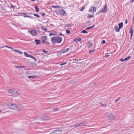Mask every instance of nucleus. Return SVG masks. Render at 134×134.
Instances as JSON below:
<instances>
[{
  "label": "nucleus",
  "mask_w": 134,
  "mask_h": 134,
  "mask_svg": "<svg viewBox=\"0 0 134 134\" xmlns=\"http://www.w3.org/2000/svg\"><path fill=\"white\" fill-rule=\"evenodd\" d=\"M95 26V25H94L92 26H90V27H87L86 29V30H87V29H91L93 28V27H94Z\"/></svg>",
  "instance_id": "412c9836"
},
{
  "label": "nucleus",
  "mask_w": 134,
  "mask_h": 134,
  "mask_svg": "<svg viewBox=\"0 0 134 134\" xmlns=\"http://www.w3.org/2000/svg\"><path fill=\"white\" fill-rule=\"evenodd\" d=\"M31 1H35V0H31Z\"/></svg>",
  "instance_id": "e2e57ef3"
},
{
  "label": "nucleus",
  "mask_w": 134,
  "mask_h": 134,
  "mask_svg": "<svg viewBox=\"0 0 134 134\" xmlns=\"http://www.w3.org/2000/svg\"><path fill=\"white\" fill-rule=\"evenodd\" d=\"M134 1V0H131V2H132Z\"/></svg>",
  "instance_id": "680f3d73"
},
{
  "label": "nucleus",
  "mask_w": 134,
  "mask_h": 134,
  "mask_svg": "<svg viewBox=\"0 0 134 134\" xmlns=\"http://www.w3.org/2000/svg\"><path fill=\"white\" fill-rule=\"evenodd\" d=\"M13 51H14L16 53H18L19 51V50H18L14 49Z\"/></svg>",
  "instance_id": "58836bf2"
},
{
  "label": "nucleus",
  "mask_w": 134,
  "mask_h": 134,
  "mask_svg": "<svg viewBox=\"0 0 134 134\" xmlns=\"http://www.w3.org/2000/svg\"><path fill=\"white\" fill-rule=\"evenodd\" d=\"M66 33L69 34L70 33V31L69 30H66Z\"/></svg>",
  "instance_id": "72a5a7b5"
},
{
  "label": "nucleus",
  "mask_w": 134,
  "mask_h": 134,
  "mask_svg": "<svg viewBox=\"0 0 134 134\" xmlns=\"http://www.w3.org/2000/svg\"><path fill=\"white\" fill-rule=\"evenodd\" d=\"M79 124H76L74 125V127H77L79 126Z\"/></svg>",
  "instance_id": "cd10ccee"
},
{
  "label": "nucleus",
  "mask_w": 134,
  "mask_h": 134,
  "mask_svg": "<svg viewBox=\"0 0 134 134\" xmlns=\"http://www.w3.org/2000/svg\"><path fill=\"white\" fill-rule=\"evenodd\" d=\"M73 25V24H72L71 23V24H70L68 26H70V27H71V26H72Z\"/></svg>",
  "instance_id": "79ce46f5"
},
{
  "label": "nucleus",
  "mask_w": 134,
  "mask_h": 134,
  "mask_svg": "<svg viewBox=\"0 0 134 134\" xmlns=\"http://www.w3.org/2000/svg\"><path fill=\"white\" fill-rule=\"evenodd\" d=\"M110 55L108 53H106L105 55V57H108Z\"/></svg>",
  "instance_id": "c03bdc74"
},
{
  "label": "nucleus",
  "mask_w": 134,
  "mask_h": 134,
  "mask_svg": "<svg viewBox=\"0 0 134 134\" xmlns=\"http://www.w3.org/2000/svg\"><path fill=\"white\" fill-rule=\"evenodd\" d=\"M67 63L66 62H65L64 63H62L60 64V65L61 66H62V65H64L65 64H66Z\"/></svg>",
  "instance_id": "473e14b6"
},
{
  "label": "nucleus",
  "mask_w": 134,
  "mask_h": 134,
  "mask_svg": "<svg viewBox=\"0 0 134 134\" xmlns=\"http://www.w3.org/2000/svg\"><path fill=\"white\" fill-rule=\"evenodd\" d=\"M18 53L20 54H23V53L22 52H21V51H19Z\"/></svg>",
  "instance_id": "3c124183"
},
{
  "label": "nucleus",
  "mask_w": 134,
  "mask_h": 134,
  "mask_svg": "<svg viewBox=\"0 0 134 134\" xmlns=\"http://www.w3.org/2000/svg\"><path fill=\"white\" fill-rule=\"evenodd\" d=\"M62 131V130L57 129L51 132L50 134H60Z\"/></svg>",
  "instance_id": "423d86ee"
},
{
  "label": "nucleus",
  "mask_w": 134,
  "mask_h": 134,
  "mask_svg": "<svg viewBox=\"0 0 134 134\" xmlns=\"http://www.w3.org/2000/svg\"><path fill=\"white\" fill-rule=\"evenodd\" d=\"M9 92L10 93L16 96L20 95V92H18L17 90L14 89L9 90Z\"/></svg>",
  "instance_id": "7ed1b4c3"
},
{
  "label": "nucleus",
  "mask_w": 134,
  "mask_h": 134,
  "mask_svg": "<svg viewBox=\"0 0 134 134\" xmlns=\"http://www.w3.org/2000/svg\"><path fill=\"white\" fill-rule=\"evenodd\" d=\"M1 8L2 9V10H3L4 12H7V11L3 7H1Z\"/></svg>",
  "instance_id": "7c9ffc66"
},
{
  "label": "nucleus",
  "mask_w": 134,
  "mask_h": 134,
  "mask_svg": "<svg viewBox=\"0 0 134 134\" xmlns=\"http://www.w3.org/2000/svg\"><path fill=\"white\" fill-rule=\"evenodd\" d=\"M30 33L33 36L36 35L37 34L36 31L35 30H32L31 31H30Z\"/></svg>",
  "instance_id": "6e6552de"
},
{
  "label": "nucleus",
  "mask_w": 134,
  "mask_h": 134,
  "mask_svg": "<svg viewBox=\"0 0 134 134\" xmlns=\"http://www.w3.org/2000/svg\"><path fill=\"white\" fill-rule=\"evenodd\" d=\"M79 126H86V125L85 123H80V124H79Z\"/></svg>",
  "instance_id": "6ab92c4d"
},
{
  "label": "nucleus",
  "mask_w": 134,
  "mask_h": 134,
  "mask_svg": "<svg viewBox=\"0 0 134 134\" xmlns=\"http://www.w3.org/2000/svg\"><path fill=\"white\" fill-rule=\"evenodd\" d=\"M51 26H54V25H53V24H51Z\"/></svg>",
  "instance_id": "bf43d9fd"
},
{
  "label": "nucleus",
  "mask_w": 134,
  "mask_h": 134,
  "mask_svg": "<svg viewBox=\"0 0 134 134\" xmlns=\"http://www.w3.org/2000/svg\"><path fill=\"white\" fill-rule=\"evenodd\" d=\"M33 15L35 16H36L38 17V18H40V16L38 15V14H33Z\"/></svg>",
  "instance_id": "f704fd0d"
},
{
  "label": "nucleus",
  "mask_w": 134,
  "mask_h": 134,
  "mask_svg": "<svg viewBox=\"0 0 134 134\" xmlns=\"http://www.w3.org/2000/svg\"><path fill=\"white\" fill-rule=\"evenodd\" d=\"M115 30L116 31H117V27L116 25L115 27Z\"/></svg>",
  "instance_id": "a18cd8bd"
},
{
  "label": "nucleus",
  "mask_w": 134,
  "mask_h": 134,
  "mask_svg": "<svg viewBox=\"0 0 134 134\" xmlns=\"http://www.w3.org/2000/svg\"><path fill=\"white\" fill-rule=\"evenodd\" d=\"M118 25L119 26L120 28H121L123 26V22H121Z\"/></svg>",
  "instance_id": "a211bd4d"
},
{
  "label": "nucleus",
  "mask_w": 134,
  "mask_h": 134,
  "mask_svg": "<svg viewBox=\"0 0 134 134\" xmlns=\"http://www.w3.org/2000/svg\"><path fill=\"white\" fill-rule=\"evenodd\" d=\"M40 14L43 16H44V15H45V14L43 12H41Z\"/></svg>",
  "instance_id": "a19ab883"
},
{
  "label": "nucleus",
  "mask_w": 134,
  "mask_h": 134,
  "mask_svg": "<svg viewBox=\"0 0 134 134\" xmlns=\"http://www.w3.org/2000/svg\"><path fill=\"white\" fill-rule=\"evenodd\" d=\"M124 60H125V59H124L122 58L120 60V61L122 62L124 61Z\"/></svg>",
  "instance_id": "8fccbe9b"
},
{
  "label": "nucleus",
  "mask_w": 134,
  "mask_h": 134,
  "mask_svg": "<svg viewBox=\"0 0 134 134\" xmlns=\"http://www.w3.org/2000/svg\"><path fill=\"white\" fill-rule=\"evenodd\" d=\"M115 101L116 102H117V99L115 100Z\"/></svg>",
  "instance_id": "052dcab7"
},
{
  "label": "nucleus",
  "mask_w": 134,
  "mask_h": 134,
  "mask_svg": "<svg viewBox=\"0 0 134 134\" xmlns=\"http://www.w3.org/2000/svg\"><path fill=\"white\" fill-rule=\"evenodd\" d=\"M94 16V15H88V18H91L93 17Z\"/></svg>",
  "instance_id": "c9c22d12"
},
{
  "label": "nucleus",
  "mask_w": 134,
  "mask_h": 134,
  "mask_svg": "<svg viewBox=\"0 0 134 134\" xmlns=\"http://www.w3.org/2000/svg\"><path fill=\"white\" fill-rule=\"evenodd\" d=\"M8 8L9 9H10V10H11V8H10V7H8Z\"/></svg>",
  "instance_id": "13d9d810"
},
{
  "label": "nucleus",
  "mask_w": 134,
  "mask_h": 134,
  "mask_svg": "<svg viewBox=\"0 0 134 134\" xmlns=\"http://www.w3.org/2000/svg\"><path fill=\"white\" fill-rule=\"evenodd\" d=\"M74 60H77V59H74Z\"/></svg>",
  "instance_id": "338daca9"
},
{
  "label": "nucleus",
  "mask_w": 134,
  "mask_h": 134,
  "mask_svg": "<svg viewBox=\"0 0 134 134\" xmlns=\"http://www.w3.org/2000/svg\"><path fill=\"white\" fill-rule=\"evenodd\" d=\"M131 58V57L130 56H129L127 57H126L125 58V60L128 61L129 59Z\"/></svg>",
  "instance_id": "b1692460"
},
{
  "label": "nucleus",
  "mask_w": 134,
  "mask_h": 134,
  "mask_svg": "<svg viewBox=\"0 0 134 134\" xmlns=\"http://www.w3.org/2000/svg\"><path fill=\"white\" fill-rule=\"evenodd\" d=\"M93 43L92 42L90 41L88 42L87 44L88 47V48L91 47L93 45Z\"/></svg>",
  "instance_id": "f8f14e48"
},
{
  "label": "nucleus",
  "mask_w": 134,
  "mask_h": 134,
  "mask_svg": "<svg viewBox=\"0 0 134 134\" xmlns=\"http://www.w3.org/2000/svg\"><path fill=\"white\" fill-rule=\"evenodd\" d=\"M96 8L95 7L92 6L90 8L89 11L90 12H94L96 11Z\"/></svg>",
  "instance_id": "0eeeda50"
},
{
  "label": "nucleus",
  "mask_w": 134,
  "mask_h": 134,
  "mask_svg": "<svg viewBox=\"0 0 134 134\" xmlns=\"http://www.w3.org/2000/svg\"><path fill=\"white\" fill-rule=\"evenodd\" d=\"M5 47L9 48H10V49H11L12 51L13 50V48H12V47H9L8 46H5Z\"/></svg>",
  "instance_id": "e433bc0d"
},
{
  "label": "nucleus",
  "mask_w": 134,
  "mask_h": 134,
  "mask_svg": "<svg viewBox=\"0 0 134 134\" xmlns=\"http://www.w3.org/2000/svg\"><path fill=\"white\" fill-rule=\"evenodd\" d=\"M57 33L55 31H52L49 34V36H51L52 35H55Z\"/></svg>",
  "instance_id": "2eb2a0df"
},
{
  "label": "nucleus",
  "mask_w": 134,
  "mask_h": 134,
  "mask_svg": "<svg viewBox=\"0 0 134 134\" xmlns=\"http://www.w3.org/2000/svg\"><path fill=\"white\" fill-rule=\"evenodd\" d=\"M121 28H120V27H119V28H118V32L119 31H120V29Z\"/></svg>",
  "instance_id": "6e6d98bb"
},
{
  "label": "nucleus",
  "mask_w": 134,
  "mask_h": 134,
  "mask_svg": "<svg viewBox=\"0 0 134 134\" xmlns=\"http://www.w3.org/2000/svg\"><path fill=\"white\" fill-rule=\"evenodd\" d=\"M51 40L52 43H59L62 41V38L58 36H54L51 38Z\"/></svg>",
  "instance_id": "f257e3e1"
},
{
  "label": "nucleus",
  "mask_w": 134,
  "mask_h": 134,
  "mask_svg": "<svg viewBox=\"0 0 134 134\" xmlns=\"http://www.w3.org/2000/svg\"><path fill=\"white\" fill-rule=\"evenodd\" d=\"M105 43V41L104 40H103L102 41V43L103 44H104Z\"/></svg>",
  "instance_id": "09e8293b"
},
{
  "label": "nucleus",
  "mask_w": 134,
  "mask_h": 134,
  "mask_svg": "<svg viewBox=\"0 0 134 134\" xmlns=\"http://www.w3.org/2000/svg\"><path fill=\"white\" fill-rule=\"evenodd\" d=\"M85 7H83L80 10V11H82L84 9H85Z\"/></svg>",
  "instance_id": "37998d69"
},
{
  "label": "nucleus",
  "mask_w": 134,
  "mask_h": 134,
  "mask_svg": "<svg viewBox=\"0 0 134 134\" xmlns=\"http://www.w3.org/2000/svg\"><path fill=\"white\" fill-rule=\"evenodd\" d=\"M42 51L46 53H48V52L47 51H46L45 49H43L42 50Z\"/></svg>",
  "instance_id": "ea45409f"
},
{
  "label": "nucleus",
  "mask_w": 134,
  "mask_h": 134,
  "mask_svg": "<svg viewBox=\"0 0 134 134\" xmlns=\"http://www.w3.org/2000/svg\"><path fill=\"white\" fill-rule=\"evenodd\" d=\"M58 108H56L53 109V111H58Z\"/></svg>",
  "instance_id": "c756f323"
},
{
  "label": "nucleus",
  "mask_w": 134,
  "mask_h": 134,
  "mask_svg": "<svg viewBox=\"0 0 134 134\" xmlns=\"http://www.w3.org/2000/svg\"><path fill=\"white\" fill-rule=\"evenodd\" d=\"M127 19H126L125 21V23L126 24H127Z\"/></svg>",
  "instance_id": "864d4df0"
},
{
  "label": "nucleus",
  "mask_w": 134,
  "mask_h": 134,
  "mask_svg": "<svg viewBox=\"0 0 134 134\" xmlns=\"http://www.w3.org/2000/svg\"><path fill=\"white\" fill-rule=\"evenodd\" d=\"M76 63H79L78 62H76Z\"/></svg>",
  "instance_id": "69168bd1"
},
{
  "label": "nucleus",
  "mask_w": 134,
  "mask_h": 134,
  "mask_svg": "<svg viewBox=\"0 0 134 134\" xmlns=\"http://www.w3.org/2000/svg\"><path fill=\"white\" fill-rule=\"evenodd\" d=\"M36 77V76H28V78L30 79L31 78H35Z\"/></svg>",
  "instance_id": "393cba45"
},
{
  "label": "nucleus",
  "mask_w": 134,
  "mask_h": 134,
  "mask_svg": "<svg viewBox=\"0 0 134 134\" xmlns=\"http://www.w3.org/2000/svg\"><path fill=\"white\" fill-rule=\"evenodd\" d=\"M24 55L25 56L27 57H31V55L27 53H26V52H24Z\"/></svg>",
  "instance_id": "aec40b11"
},
{
  "label": "nucleus",
  "mask_w": 134,
  "mask_h": 134,
  "mask_svg": "<svg viewBox=\"0 0 134 134\" xmlns=\"http://www.w3.org/2000/svg\"><path fill=\"white\" fill-rule=\"evenodd\" d=\"M41 29L42 30L45 31H46L47 30V29L44 26L42 27H41Z\"/></svg>",
  "instance_id": "a878e982"
},
{
  "label": "nucleus",
  "mask_w": 134,
  "mask_h": 134,
  "mask_svg": "<svg viewBox=\"0 0 134 134\" xmlns=\"http://www.w3.org/2000/svg\"><path fill=\"white\" fill-rule=\"evenodd\" d=\"M11 7L13 9H14L15 8L14 6L13 5H11Z\"/></svg>",
  "instance_id": "603ef678"
},
{
  "label": "nucleus",
  "mask_w": 134,
  "mask_h": 134,
  "mask_svg": "<svg viewBox=\"0 0 134 134\" xmlns=\"http://www.w3.org/2000/svg\"><path fill=\"white\" fill-rule=\"evenodd\" d=\"M109 119L110 120H112L115 119V117L112 114H110L108 115Z\"/></svg>",
  "instance_id": "9d476101"
},
{
  "label": "nucleus",
  "mask_w": 134,
  "mask_h": 134,
  "mask_svg": "<svg viewBox=\"0 0 134 134\" xmlns=\"http://www.w3.org/2000/svg\"><path fill=\"white\" fill-rule=\"evenodd\" d=\"M120 99V98H119L118 99V101Z\"/></svg>",
  "instance_id": "0e129e2a"
},
{
  "label": "nucleus",
  "mask_w": 134,
  "mask_h": 134,
  "mask_svg": "<svg viewBox=\"0 0 134 134\" xmlns=\"http://www.w3.org/2000/svg\"><path fill=\"white\" fill-rule=\"evenodd\" d=\"M30 57L31 58L34 59L35 61H36V60H37L36 59L35 57H34L32 55H31V57Z\"/></svg>",
  "instance_id": "2f4dec72"
},
{
  "label": "nucleus",
  "mask_w": 134,
  "mask_h": 134,
  "mask_svg": "<svg viewBox=\"0 0 134 134\" xmlns=\"http://www.w3.org/2000/svg\"><path fill=\"white\" fill-rule=\"evenodd\" d=\"M81 38H77V40L78 41H80L81 40Z\"/></svg>",
  "instance_id": "de8ad7c7"
},
{
  "label": "nucleus",
  "mask_w": 134,
  "mask_h": 134,
  "mask_svg": "<svg viewBox=\"0 0 134 134\" xmlns=\"http://www.w3.org/2000/svg\"><path fill=\"white\" fill-rule=\"evenodd\" d=\"M52 7L53 8H59L60 7L59 6H52Z\"/></svg>",
  "instance_id": "4c0bfd02"
},
{
  "label": "nucleus",
  "mask_w": 134,
  "mask_h": 134,
  "mask_svg": "<svg viewBox=\"0 0 134 134\" xmlns=\"http://www.w3.org/2000/svg\"><path fill=\"white\" fill-rule=\"evenodd\" d=\"M113 53V52H111L110 53Z\"/></svg>",
  "instance_id": "774afa93"
},
{
  "label": "nucleus",
  "mask_w": 134,
  "mask_h": 134,
  "mask_svg": "<svg viewBox=\"0 0 134 134\" xmlns=\"http://www.w3.org/2000/svg\"><path fill=\"white\" fill-rule=\"evenodd\" d=\"M47 38V37L46 36H43L41 37L42 42V43L46 44L47 45H49L50 43L48 42H47L46 41Z\"/></svg>",
  "instance_id": "20e7f679"
},
{
  "label": "nucleus",
  "mask_w": 134,
  "mask_h": 134,
  "mask_svg": "<svg viewBox=\"0 0 134 134\" xmlns=\"http://www.w3.org/2000/svg\"><path fill=\"white\" fill-rule=\"evenodd\" d=\"M15 67L17 68H24V66H15Z\"/></svg>",
  "instance_id": "4be33fe9"
},
{
  "label": "nucleus",
  "mask_w": 134,
  "mask_h": 134,
  "mask_svg": "<svg viewBox=\"0 0 134 134\" xmlns=\"http://www.w3.org/2000/svg\"><path fill=\"white\" fill-rule=\"evenodd\" d=\"M107 10V7L106 5H105L104 6V8L103 9L101 10L99 12H101L102 13H105L106 12Z\"/></svg>",
  "instance_id": "9b49d317"
},
{
  "label": "nucleus",
  "mask_w": 134,
  "mask_h": 134,
  "mask_svg": "<svg viewBox=\"0 0 134 134\" xmlns=\"http://www.w3.org/2000/svg\"><path fill=\"white\" fill-rule=\"evenodd\" d=\"M81 32L83 33L87 34L88 33V32L86 30H82Z\"/></svg>",
  "instance_id": "bb28decb"
},
{
  "label": "nucleus",
  "mask_w": 134,
  "mask_h": 134,
  "mask_svg": "<svg viewBox=\"0 0 134 134\" xmlns=\"http://www.w3.org/2000/svg\"><path fill=\"white\" fill-rule=\"evenodd\" d=\"M101 105L103 107H105L107 106V105L105 104H102V103H100Z\"/></svg>",
  "instance_id": "c85d7f7f"
},
{
  "label": "nucleus",
  "mask_w": 134,
  "mask_h": 134,
  "mask_svg": "<svg viewBox=\"0 0 134 134\" xmlns=\"http://www.w3.org/2000/svg\"><path fill=\"white\" fill-rule=\"evenodd\" d=\"M65 11L63 9H61L59 11V13L62 15H64L65 13Z\"/></svg>",
  "instance_id": "4468645a"
},
{
  "label": "nucleus",
  "mask_w": 134,
  "mask_h": 134,
  "mask_svg": "<svg viewBox=\"0 0 134 134\" xmlns=\"http://www.w3.org/2000/svg\"><path fill=\"white\" fill-rule=\"evenodd\" d=\"M133 23L134 24V16H133Z\"/></svg>",
  "instance_id": "5fc2aeb1"
},
{
  "label": "nucleus",
  "mask_w": 134,
  "mask_h": 134,
  "mask_svg": "<svg viewBox=\"0 0 134 134\" xmlns=\"http://www.w3.org/2000/svg\"><path fill=\"white\" fill-rule=\"evenodd\" d=\"M60 35H61V36H63V35H63V34H62V33H60Z\"/></svg>",
  "instance_id": "4d7b16f0"
},
{
  "label": "nucleus",
  "mask_w": 134,
  "mask_h": 134,
  "mask_svg": "<svg viewBox=\"0 0 134 134\" xmlns=\"http://www.w3.org/2000/svg\"><path fill=\"white\" fill-rule=\"evenodd\" d=\"M130 32L131 34V38L130 40H131L132 36H133V30L132 28V26H131V27L130 30Z\"/></svg>",
  "instance_id": "1a4fd4ad"
},
{
  "label": "nucleus",
  "mask_w": 134,
  "mask_h": 134,
  "mask_svg": "<svg viewBox=\"0 0 134 134\" xmlns=\"http://www.w3.org/2000/svg\"><path fill=\"white\" fill-rule=\"evenodd\" d=\"M7 105L9 108L11 109H15L18 108L17 105L15 104L9 103L7 104Z\"/></svg>",
  "instance_id": "f03ea898"
},
{
  "label": "nucleus",
  "mask_w": 134,
  "mask_h": 134,
  "mask_svg": "<svg viewBox=\"0 0 134 134\" xmlns=\"http://www.w3.org/2000/svg\"><path fill=\"white\" fill-rule=\"evenodd\" d=\"M35 41L37 45L38 44L41 43V41L40 40L36 39L35 40Z\"/></svg>",
  "instance_id": "f3484780"
},
{
  "label": "nucleus",
  "mask_w": 134,
  "mask_h": 134,
  "mask_svg": "<svg viewBox=\"0 0 134 134\" xmlns=\"http://www.w3.org/2000/svg\"><path fill=\"white\" fill-rule=\"evenodd\" d=\"M41 119L43 120H49V118L48 116H45L42 117Z\"/></svg>",
  "instance_id": "ddd939ff"
},
{
  "label": "nucleus",
  "mask_w": 134,
  "mask_h": 134,
  "mask_svg": "<svg viewBox=\"0 0 134 134\" xmlns=\"http://www.w3.org/2000/svg\"><path fill=\"white\" fill-rule=\"evenodd\" d=\"M69 49V48H68L65 49H63L62 52V53H64L68 52Z\"/></svg>",
  "instance_id": "dca6fc26"
},
{
  "label": "nucleus",
  "mask_w": 134,
  "mask_h": 134,
  "mask_svg": "<svg viewBox=\"0 0 134 134\" xmlns=\"http://www.w3.org/2000/svg\"><path fill=\"white\" fill-rule=\"evenodd\" d=\"M21 14H22L24 15H24L23 16L24 18L25 17H28L29 18H30L31 19H33L34 17L31 16L32 15V13H20Z\"/></svg>",
  "instance_id": "39448f33"
},
{
  "label": "nucleus",
  "mask_w": 134,
  "mask_h": 134,
  "mask_svg": "<svg viewBox=\"0 0 134 134\" xmlns=\"http://www.w3.org/2000/svg\"><path fill=\"white\" fill-rule=\"evenodd\" d=\"M94 49H93V50H91L89 52V53H91V52L94 51Z\"/></svg>",
  "instance_id": "49530a36"
},
{
  "label": "nucleus",
  "mask_w": 134,
  "mask_h": 134,
  "mask_svg": "<svg viewBox=\"0 0 134 134\" xmlns=\"http://www.w3.org/2000/svg\"><path fill=\"white\" fill-rule=\"evenodd\" d=\"M35 9L36 11L37 12H38L39 11V8L38 7H37V6H35Z\"/></svg>",
  "instance_id": "5701e85b"
}]
</instances>
